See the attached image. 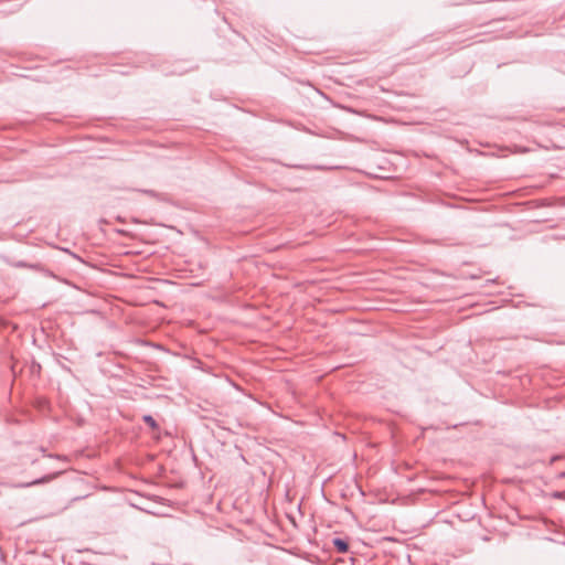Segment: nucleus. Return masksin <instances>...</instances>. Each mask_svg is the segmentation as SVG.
<instances>
[{"label":"nucleus","mask_w":565,"mask_h":565,"mask_svg":"<svg viewBox=\"0 0 565 565\" xmlns=\"http://www.w3.org/2000/svg\"><path fill=\"white\" fill-rule=\"evenodd\" d=\"M332 544L338 553L344 554L349 552L350 545L347 539L334 537Z\"/></svg>","instance_id":"f257e3e1"},{"label":"nucleus","mask_w":565,"mask_h":565,"mask_svg":"<svg viewBox=\"0 0 565 565\" xmlns=\"http://www.w3.org/2000/svg\"><path fill=\"white\" fill-rule=\"evenodd\" d=\"M142 420L147 424L152 430L159 429V424L157 420L149 414L142 416Z\"/></svg>","instance_id":"f03ea898"},{"label":"nucleus","mask_w":565,"mask_h":565,"mask_svg":"<svg viewBox=\"0 0 565 565\" xmlns=\"http://www.w3.org/2000/svg\"><path fill=\"white\" fill-rule=\"evenodd\" d=\"M60 473H53V475H50V476H46V477H43L41 479H38L35 481H33L31 484H40V483H43V482H46V481H50L52 479H54L56 476H58Z\"/></svg>","instance_id":"7ed1b4c3"},{"label":"nucleus","mask_w":565,"mask_h":565,"mask_svg":"<svg viewBox=\"0 0 565 565\" xmlns=\"http://www.w3.org/2000/svg\"><path fill=\"white\" fill-rule=\"evenodd\" d=\"M551 497L558 500H565V491H554Z\"/></svg>","instance_id":"20e7f679"},{"label":"nucleus","mask_w":565,"mask_h":565,"mask_svg":"<svg viewBox=\"0 0 565 565\" xmlns=\"http://www.w3.org/2000/svg\"><path fill=\"white\" fill-rule=\"evenodd\" d=\"M143 193L148 194V195H151V196H154L156 193L153 190H145Z\"/></svg>","instance_id":"39448f33"},{"label":"nucleus","mask_w":565,"mask_h":565,"mask_svg":"<svg viewBox=\"0 0 565 565\" xmlns=\"http://www.w3.org/2000/svg\"><path fill=\"white\" fill-rule=\"evenodd\" d=\"M15 266H17V267H26V264H25V263H23V262H19V263H17V265H15Z\"/></svg>","instance_id":"423d86ee"},{"label":"nucleus","mask_w":565,"mask_h":565,"mask_svg":"<svg viewBox=\"0 0 565 565\" xmlns=\"http://www.w3.org/2000/svg\"><path fill=\"white\" fill-rule=\"evenodd\" d=\"M557 478H559V479L565 478V471L559 472V473H558V476H557Z\"/></svg>","instance_id":"0eeeda50"}]
</instances>
